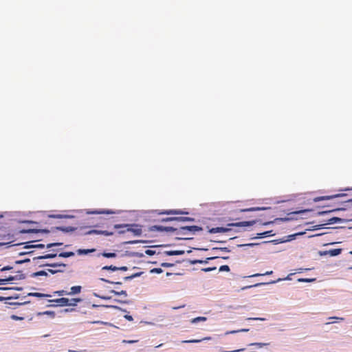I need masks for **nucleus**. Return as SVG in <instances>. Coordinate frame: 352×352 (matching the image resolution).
<instances>
[{"label": "nucleus", "instance_id": "nucleus-10", "mask_svg": "<svg viewBox=\"0 0 352 352\" xmlns=\"http://www.w3.org/2000/svg\"><path fill=\"white\" fill-rule=\"evenodd\" d=\"M203 228L200 226H184L183 230H188L190 233L195 234L197 232L201 231Z\"/></svg>", "mask_w": 352, "mask_h": 352}, {"label": "nucleus", "instance_id": "nucleus-59", "mask_svg": "<svg viewBox=\"0 0 352 352\" xmlns=\"http://www.w3.org/2000/svg\"><path fill=\"white\" fill-rule=\"evenodd\" d=\"M306 211H307L306 210H300V211L294 212V214H299V213L304 212H306Z\"/></svg>", "mask_w": 352, "mask_h": 352}, {"label": "nucleus", "instance_id": "nucleus-22", "mask_svg": "<svg viewBox=\"0 0 352 352\" xmlns=\"http://www.w3.org/2000/svg\"><path fill=\"white\" fill-rule=\"evenodd\" d=\"M93 214H114L115 212L109 210H96L92 212Z\"/></svg>", "mask_w": 352, "mask_h": 352}, {"label": "nucleus", "instance_id": "nucleus-48", "mask_svg": "<svg viewBox=\"0 0 352 352\" xmlns=\"http://www.w3.org/2000/svg\"><path fill=\"white\" fill-rule=\"evenodd\" d=\"M30 259H25V260H23V261H15V263L16 264H21L23 263H25V262H30Z\"/></svg>", "mask_w": 352, "mask_h": 352}, {"label": "nucleus", "instance_id": "nucleus-19", "mask_svg": "<svg viewBox=\"0 0 352 352\" xmlns=\"http://www.w3.org/2000/svg\"><path fill=\"white\" fill-rule=\"evenodd\" d=\"M57 256V254H47L43 256H40L36 257L37 259H46V258H55Z\"/></svg>", "mask_w": 352, "mask_h": 352}, {"label": "nucleus", "instance_id": "nucleus-63", "mask_svg": "<svg viewBox=\"0 0 352 352\" xmlns=\"http://www.w3.org/2000/svg\"><path fill=\"white\" fill-rule=\"evenodd\" d=\"M41 232H48L49 231L47 230H41Z\"/></svg>", "mask_w": 352, "mask_h": 352}, {"label": "nucleus", "instance_id": "nucleus-46", "mask_svg": "<svg viewBox=\"0 0 352 352\" xmlns=\"http://www.w3.org/2000/svg\"><path fill=\"white\" fill-rule=\"evenodd\" d=\"M173 265L172 263H162L161 264L162 267H172Z\"/></svg>", "mask_w": 352, "mask_h": 352}, {"label": "nucleus", "instance_id": "nucleus-37", "mask_svg": "<svg viewBox=\"0 0 352 352\" xmlns=\"http://www.w3.org/2000/svg\"><path fill=\"white\" fill-rule=\"evenodd\" d=\"M63 243H49L46 245V247L47 248H50L52 247H54V246H58V245H61Z\"/></svg>", "mask_w": 352, "mask_h": 352}, {"label": "nucleus", "instance_id": "nucleus-47", "mask_svg": "<svg viewBox=\"0 0 352 352\" xmlns=\"http://www.w3.org/2000/svg\"><path fill=\"white\" fill-rule=\"evenodd\" d=\"M145 252L147 255H149V256L153 255L155 253V252L151 250H146Z\"/></svg>", "mask_w": 352, "mask_h": 352}, {"label": "nucleus", "instance_id": "nucleus-9", "mask_svg": "<svg viewBox=\"0 0 352 352\" xmlns=\"http://www.w3.org/2000/svg\"><path fill=\"white\" fill-rule=\"evenodd\" d=\"M289 276L290 275H288L287 276V278H278L276 280H271V281L267 283V284H274V283H278V282H280L281 280H290ZM265 284H266V283H256V284L252 285V287H258V286H261V285H264ZM248 287L250 288V287H252V286H248Z\"/></svg>", "mask_w": 352, "mask_h": 352}, {"label": "nucleus", "instance_id": "nucleus-57", "mask_svg": "<svg viewBox=\"0 0 352 352\" xmlns=\"http://www.w3.org/2000/svg\"><path fill=\"white\" fill-rule=\"evenodd\" d=\"M329 319H337V320H344L342 318H338V317H331V318H329Z\"/></svg>", "mask_w": 352, "mask_h": 352}, {"label": "nucleus", "instance_id": "nucleus-13", "mask_svg": "<svg viewBox=\"0 0 352 352\" xmlns=\"http://www.w3.org/2000/svg\"><path fill=\"white\" fill-rule=\"evenodd\" d=\"M55 230H61L64 232H74L76 230V228L74 227H72V226H58V227H56L55 228Z\"/></svg>", "mask_w": 352, "mask_h": 352}, {"label": "nucleus", "instance_id": "nucleus-24", "mask_svg": "<svg viewBox=\"0 0 352 352\" xmlns=\"http://www.w3.org/2000/svg\"><path fill=\"white\" fill-rule=\"evenodd\" d=\"M102 270L118 271V267L113 265H106L102 268Z\"/></svg>", "mask_w": 352, "mask_h": 352}, {"label": "nucleus", "instance_id": "nucleus-31", "mask_svg": "<svg viewBox=\"0 0 352 352\" xmlns=\"http://www.w3.org/2000/svg\"><path fill=\"white\" fill-rule=\"evenodd\" d=\"M103 256L106 257V258H114L116 256V253H113V252H109V253H103L102 254Z\"/></svg>", "mask_w": 352, "mask_h": 352}, {"label": "nucleus", "instance_id": "nucleus-42", "mask_svg": "<svg viewBox=\"0 0 352 352\" xmlns=\"http://www.w3.org/2000/svg\"><path fill=\"white\" fill-rule=\"evenodd\" d=\"M250 345H256V346H258L259 347H262L263 346L268 345V344L262 343V342H256V343H252V344H250Z\"/></svg>", "mask_w": 352, "mask_h": 352}, {"label": "nucleus", "instance_id": "nucleus-27", "mask_svg": "<svg viewBox=\"0 0 352 352\" xmlns=\"http://www.w3.org/2000/svg\"><path fill=\"white\" fill-rule=\"evenodd\" d=\"M272 273H273L272 271H267L263 274H252V275L249 276V277H256V276H261L271 275V274H272Z\"/></svg>", "mask_w": 352, "mask_h": 352}, {"label": "nucleus", "instance_id": "nucleus-34", "mask_svg": "<svg viewBox=\"0 0 352 352\" xmlns=\"http://www.w3.org/2000/svg\"><path fill=\"white\" fill-rule=\"evenodd\" d=\"M315 280V278H299V282L310 283Z\"/></svg>", "mask_w": 352, "mask_h": 352}, {"label": "nucleus", "instance_id": "nucleus-40", "mask_svg": "<svg viewBox=\"0 0 352 352\" xmlns=\"http://www.w3.org/2000/svg\"><path fill=\"white\" fill-rule=\"evenodd\" d=\"M151 272L160 274L162 272V270L161 268H153L151 270Z\"/></svg>", "mask_w": 352, "mask_h": 352}, {"label": "nucleus", "instance_id": "nucleus-25", "mask_svg": "<svg viewBox=\"0 0 352 352\" xmlns=\"http://www.w3.org/2000/svg\"><path fill=\"white\" fill-rule=\"evenodd\" d=\"M94 251V249H91V250H89V249H87V250L79 249V250H78L77 252H78V254H88L89 252H92Z\"/></svg>", "mask_w": 352, "mask_h": 352}, {"label": "nucleus", "instance_id": "nucleus-50", "mask_svg": "<svg viewBox=\"0 0 352 352\" xmlns=\"http://www.w3.org/2000/svg\"><path fill=\"white\" fill-rule=\"evenodd\" d=\"M214 270H216L215 267H207V268L203 269V270L204 272H211V271Z\"/></svg>", "mask_w": 352, "mask_h": 352}, {"label": "nucleus", "instance_id": "nucleus-44", "mask_svg": "<svg viewBox=\"0 0 352 352\" xmlns=\"http://www.w3.org/2000/svg\"><path fill=\"white\" fill-rule=\"evenodd\" d=\"M248 329H241V330H237V331H229V332H226V334H229V333H237V332H241V331H248Z\"/></svg>", "mask_w": 352, "mask_h": 352}, {"label": "nucleus", "instance_id": "nucleus-18", "mask_svg": "<svg viewBox=\"0 0 352 352\" xmlns=\"http://www.w3.org/2000/svg\"><path fill=\"white\" fill-rule=\"evenodd\" d=\"M164 226H153L149 228L150 231H158V232H164Z\"/></svg>", "mask_w": 352, "mask_h": 352}, {"label": "nucleus", "instance_id": "nucleus-3", "mask_svg": "<svg viewBox=\"0 0 352 352\" xmlns=\"http://www.w3.org/2000/svg\"><path fill=\"white\" fill-rule=\"evenodd\" d=\"M50 302H56L57 305L60 307L68 306L69 304V299L67 298H60L54 300H50Z\"/></svg>", "mask_w": 352, "mask_h": 352}, {"label": "nucleus", "instance_id": "nucleus-53", "mask_svg": "<svg viewBox=\"0 0 352 352\" xmlns=\"http://www.w3.org/2000/svg\"><path fill=\"white\" fill-rule=\"evenodd\" d=\"M124 318L129 321H133V317L130 315H125Z\"/></svg>", "mask_w": 352, "mask_h": 352}, {"label": "nucleus", "instance_id": "nucleus-52", "mask_svg": "<svg viewBox=\"0 0 352 352\" xmlns=\"http://www.w3.org/2000/svg\"><path fill=\"white\" fill-rule=\"evenodd\" d=\"M138 342L137 340H124L122 341L123 343H128V344H132V343H135Z\"/></svg>", "mask_w": 352, "mask_h": 352}, {"label": "nucleus", "instance_id": "nucleus-1", "mask_svg": "<svg viewBox=\"0 0 352 352\" xmlns=\"http://www.w3.org/2000/svg\"><path fill=\"white\" fill-rule=\"evenodd\" d=\"M126 228L127 232H132L135 236H140L142 234V226L138 224H116L113 229Z\"/></svg>", "mask_w": 352, "mask_h": 352}, {"label": "nucleus", "instance_id": "nucleus-54", "mask_svg": "<svg viewBox=\"0 0 352 352\" xmlns=\"http://www.w3.org/2000/svg\"><path fill=\"white\" fill-rule=\"evenodd\" d=\"M43 314H50V315L54 316V312L50 311H46L43 312Z\"/></svg>", "mask_w": 352, "mask_h": 352}, {"label": "nucleus", "instance_id": "nucleus-62", "mask_svg": "<svg viewBox=\"0 0 352 352\" xmlns=\"http://www.w3.org/2000/svg\"><path fill=\"white\" fill-rule=\"evenodd\" d=\"M68 352H79V351L69 349L68 351Z\"/></svg>", "mask_w": 352, "mask_h": 352}, {"label": "nucleus", "instance_id": "nucleus-8", "mask_svg": "<svg viewBox=\"0 0 352 352\" xmlns=\"http://www.w3.org/2000/svg\"><path fill=\"white\" fill-rule=\"evenodd\" d=\"M24 278L25 276L23 275H20L19 278L18 276H10L7 278H0V285L6 284L7 282H10L14 280L23 279Z\"/></svg>", "mask_w": 352, "mask_h": 352}, {"label": "nucleus", "instance_id": "nucleus-64", "mask_svg": "<svg viewBox=\"0 0 352 352\" xmlns=\"http://www.w3.org/2000/svg\"><path fill=\"white\" fill-rule=\"evenodd\" d=\"M54 217H56V218H61L62 216L61 215H56V216H53Z\"/></svg>", "mask_w": 352, "mask_h": 352}, {"label": "nucleus", "instance_id": "nucleus-2", "mask_svg": "<svg viewBox=\"0 0 352 352\" xmlns=\"http://www.w3.org/2000/svg\"><path fill=\"white\" fill-rule=\"evenodd\" d=\"M194 219L188 217H168L163 219L162 221H194Z\"/></svg>", "mask_w": 352, "mask_h": 352}, {"label": "nucleus", "instance_id": "nucleus-36", "mask_svg": "<svg viewBox=\"0 0 352 352\" xmlns=\"http://www.w3.org/2000/svg\"><path fill=\"white\" fill-rule=\"evenodd\" d=\"M54 294H58V296H63L65 294H67L69 295L68 292L65 291V290H60V291H56L54 292Z\"/></svg>", "mask_w": 352, "mask_h": 352}, {"label": "nucleus", "instance_id": "nucleus-14", "mask_svg": "<svg viewBox=\"0 0 352 352\" xmlns=\"http://www.w3.org/2000/svg\"><path fill=\"white\" fill-rule=\"evenodd\" d=\"M166 254L168 256L182 255L184 254V250H170V251H166Z\"/></svg>", "mask_w": 352, "mask_h": 352}, {"label": "nucleus", "instance_id": "nucleus-6", "mask_svg": "<svg viewBox=\"0 0 352 352\" xmlns=\"http://www.w3.org/2000/svg\"><path fill=\"white\" fill-rule=\"evenodd\" d=\"M86 233L89 234H102L104 236H111L113 234V231L108 230H91L87 232Z\"/></svg>", "mask_w": 352, "mask_h": 352}, {"label": "nucleus", "instance_id": "nucleus-5", "mask_svg": "<svg viewBox=\"0 0 352 352\" xmlns=\"http://www.w3.org/2000/svg\"><path fill=\"white\" fill-rule=\"evenodd\" d=\"M344 194H336V195H329V196L317 197L314 198L313 201L314 202H318V201H322V200L331 199L339 197L344 196Z\"/></svg>", "mask_w": 352, "mask_h": 352}, {"label": "nucleus", "instance_id": "nucleus-11", "mask_svg": "<svg viewBox=\"0 0 352 352\" xmlns=\"http://www.w3.org/2000/svg\"><path fill=\"white\" fill-rule=\"evenodd\" d=\"M342 252V249L336 248L325 251L324 253H321V255L329 254L331 256H336L339 255Z\"/></svg>", "mask_w": 352, "mask_h": 352}, {"label": "nucleus", "instance_id": "nucleus-4", "mask_svg": "<svg viewBox=\"0 0 352 352\" xmlns=\"http://www.w3.org/2000/svg\"><path fill=\"white\" fill-rule=\"evenodd\" d=\"M256 223L255 221H240L237 223H229V226H234V227H245V226H252Z\"/></svg>", "mask_w": 352, "mask_h": 352}, {"label": "nucleus", "instance_id": "nucleus-12", "mask_svg": "<svg viewBox=\"0 0 352 352\" xmlns=\"http://www.w3.org/2000/svg\"><path fill=\"white\" fill-rule=\"evenodd\" d=\"M230 229L223 227H217L212 228L208 230L210 233H219V232H227L230 231Z\"/></svg>", "mask_w": 352, "mask_h": 352}, {"label": "nucleus", "instance_id": "nucleus-20", "mask_svg": "<svg viewBox=\"0 0 352 352\" xmlns=\"http://www.w3.org/2000/svg\"><path fill=\"white\" fill-rule=\"evenodd\" d=\"M184 226L180 227L179 228H177V235H182V236H187L190 234L189 231L188 230H183Z\"/></svg>", "mask_w": 352, "mask_h": 352}, {"label": "nucleus", "instance_id": "nucleus-17", "mask_svg": "<svg viewBox=\"0 0 352 352\" xmlns=\"http://www.w3.org/2000/svg\"><path fill=\"white\" fill-rule=\"evenodd\" d=\"M81 291L80 286H73L71 287V292H68L69 294H76L80 293Z\"/></svg>", "mask_w": 352, "mask_h": 352}, {"label": "nucleus", "instance_id": "nucleus-61", "mask_svg": "<svg viewBox=\"0 0 352 352\" xmlns=\"http://www.w3.org/2000/svg\"><path fill=\"white\" fill-rule=\"evenodd\" d=\"M243 349H237V350H234V351H232L231 352H239V351H243Z\"/></svg>", "mask_w": 352, "mask_h": 352}, {"label": "nucleus", "instance_id": "nucleus-55", "mask_svg": "<svg viewBox=\"0 0 352 352\" xmlns=\"http://www.w3.org/2000/svg\"><path fill=\"white\" fill-rule=\"evenodd\" d=\"M127 270H128V267L126 266H122V267H118V270H121V271H126Z\"/></svg>", "mask_w": 352, "mask_h": 352}, {"label": "nucleus", "instance_id": "nucleus-15", "mask_svg": "<svg viewBox=\"0 0 352 352\" xmlns=\"http://www.w3.org/2000/svg\"><path fill=\"white\" fill-rule=\"evenodd\" d=\"M210 339H211L210 337H206V338H204L199 339V340H184L182 342H184V343H198L203 340H209Z\"/></svg>", "mask_w": 352, "mask_h": 352}, {"label": "nucleus", "instance_id": "nucleus-41", "mask_svg": "<svg viewBox=\"0 0 352 352\" xmlns=\"http://www.w3.org/2000/svg\"><path fill=\"white\" fill-rule=\"evenodd\" d=\"M10 318L14 320H23V317H19V316H17L16 315H12L10 316Z\"/></svg>", "mask_w": 352, "mask_h": 352}, {"label": "nucleus", "instance_id": "nucleus-56", "mask_svg": "<svg viewBox=\"0 0 352 352\" xmlns=\"http://www.w3.org/2000/svg\"><path fill=\"white\" fill-rule=\"evenodd\" d=\"M34 230H22L21 232L22 233H28V232H33Z\"/></svg>", "mask_w": 352, "mask_h": 352}, {"label": "nucleus", "instance_id": "nucleus-39", "mask_svg": "<svg viewBox=\"0 0 352 352\" xmlns=\"http://www.w3.org/2000/svg\"><path fill=\"white\" fill-rule=\"evenodd\" d=\"M260 209H261L260 208H247V209L242 210L241 211H243V212H250V211L258 210H260Z\"/></svg>", "mask_w": 352, "mask_h": 352}, {"label": "nucleus", "instance_id": "nucleus-60", "mask_svg": "<svg viewBox=\"0 0 352 352\" xmlns=\"http://www.w3.org/2000/svg\"><path fill=\"white\" fill-rule=\"evenodd\" d=\"M345 203H352V199L344 201Z\"/></svg>", "mask_w": 352, "mask_h": 352}, {"label": "nucleus", "instance_id": "nucleus-28", "mask_svg": "<svg viewBox=\"0 0 352 352\" xmlns=\"http://www.w3.org/2000/svg\"><path fill=\"white\" fill-rule=\"evenodd\" d=\"M206 317L199 316V317H197V318H193L191 320V322L192 323H196V322H200V321H206Z\"/></svg>", "mask_w": 352, "mask_h": 352}, {"label": "nucleus", "instance_id": "nucleus-26", "mask_svg": "<svg viewBox=\"0 0 352 352\" xmlns=\"http://www.w3.org/2000/svg\"><path fill=\"white\" fill-rule=\"evenodd\" d=\"M40 276H47V273L45 271L41 270L32 274L34 277Z\"/></svg>", "mask_w": 352, "mask_h": 352}, {"label": "nucleus", "instance_id": "nucleus-29", "mask_svg": "<svg viewBox=\"0 0 352 352\" xmlns=\"http://www.w3.org/2000/svg\"><path fill=\"white\" fill-rule=\"evenodd\" d=\"M80 298H72L69 300V304L68 306H75L76 305L77 302H80Z\"/></svg>", "mask_w": 352, "mask_h": 352}, {"label": "nucleus", "instance_id": "nucleus-38", "mask_svg": "<svg viewBox=\"0 0 352 352\" xmlns=\"http://www.w3.org/2000/svg\"><path fill=\"white\" fill-rule=\"evenodd\" d=\"M140 275H141V273H136V274H132V275H131V276H130L125 277L124 278H125L126 280L132 279V278H135V277L140 276Z\"/></svg>", "mask_w": 352, "mask_h": 352}, {"label": "nucleus", "instance_id": "nucleus-21", "mask_svg": "<svg viewBox=\"0 0 352 352\" xmlns=\"http://www.w3.org/2000/svg\"><path fill=\"white\" fill-rule=\"evenodd\" d=\"M74 256V252H61L58 254L59 257L67 258Z\"/></svg>", "mask_w": 352, "mask_h": 352}, {"label": "nucleus", "instance_id": "nucleus-35", "mask_svg": "<svg viewBox=\"0 0 352 352\" xmlns=\"http://www.w3.org/2000/svg\"><path fill=\"white\" fill-rule=\"evenodd\" d=\"M100 280L102 282H105V283H111V284H121L120 282H113V281H111L109 280H107V279H105V278H100Z\"/></svg>", "mask_w": 352, "mask_h": 352}, {"label": "nucleus", "instance_id": "nucleus-23", "mask_svg": "<svg viewBox=\"0 0 352 352\" xmlns=\"http://www.w3.org/2000/svg\"><path fill=\"white\" fill-rule=\"evenodd\" d=\"M43 265H45V266H50V267H65L66 266V265L64 264V263H46V264H44Z\"/></svg>", "mask_w": 352, "mask_h": 352}, {"label": "nucleus", "instance_id": "nucleus-16", "mask_svg": "<svg viewBox=\"0 0 352 352\" xmlns=\"http://www.w3.org/2000/svg\"><path fill=\"white\" fill-rule=\"evenodd\" d=\"M28 296H35V297H38V298L50 297L51 296V295H50V294L38 293V292L29 293Z\"/></svg>", "mask_w": 352, "mask_h": 352}, {"label": "nucleus", "instance_id": "nucleus-30", "mask_svg": "<svg viewBox=\"0 0 352 352\" xmlns=\"http://www.w3.org/2000/svg\"><path fill=\"white\" fill-rule=\"evenodd\" d=\"M164 231H165V232H177V228H173V227H171V226H164Z\"/></svg>", "mask_w": 352, "mask_h": 352}, {"label": "nucleus", "instance_id": "nucleus-33", "mask_svg": "<svg viewBox=\"0 0 352 352\" xmlns=\"http://www.w3.org/2000/svg\"><path fill=\"white\" fill-rule=\"evenodd\" d=\"M111 292L114 294L115 295H118V296H120L122 294L126 296V291H124V290H122L121 292H116L115 290H111Z\"/></svg>", "mask_w": 352, "mask_h": 352}, {"label": "nucleus", "instance_id": "nucleus-43", "mask_svg": "<svg viewBox=\"0 0 352 352\" xmlns=\"http://www.w3.org/2000/svg\"><path fill=\"white\" fill-rule=\"evenodd\" d=\"M340 221V218H338V217H333L332 219H331L329 220V223H336L337 221Z\"/></svg>", "mask_w": 352, "mask_h": 352}, {"label": "nucleus", "instance_id": "nucleus-51", "mask_svg": "<svg viewBox=\"0 0 352 352\" xmlns=\"http://www.w3.org/2000/svg\"><path fill=\"white\" fill-rule=\"evenodd\" d=\"M12 269V266H6V267H3V268H1V271H6V270H10Z\"/></svg>", "mask_w": 352, "mask_h": 352}, {"label": "nucleus", "instance_id": "nucleus-58", "mask_svg": "<svg viewBox=\"0 0 352 352\" xmlns=\"http://www.w3.org/2000/svg\"><path fill=\"white\" fill-rule=\"evenodd\" d=\"M126 231V230H123V229H121L120 231L118 232L119 234H124L125 233Z\"/></svg>", "mask_w": 352, "mask_h": 352}, {"label": "nucleus", "instance_id": "nucleus-49", "mask_svg": "<svg viewBox=\"0 0 352 352\" xmlns=\"http://www.w3.org/2000/svg\"><path fill=\"white\" fill-rule=\"evenodd\" d=\"M11 288H7V287H0V290H6V289H10ZM13 289H15V290H21V288H19V287H14L12 288Z\"/></svg>", "mask_w": 352, "mask_h": 352}, {"label": "nucleus", "instance_id": "nucleus-7", "mask_svg": "<svg viewBox=\"0 0 352 352\" xmlns=\"http://www.w3.org/2000/svg\"><path fill=\"white\" fill-rule=\"evenodd\" d=\"M161 214H188V212H184L182 210H166L159 212Z\"/></svg>", "mask_w": 352, "mask_h": 352}, {"label": "nucleus", "instance_id": "nucleus-45", "mask_svg": "<svg viewBox=\"0 0 352 352\" xmlns=\"http://www.w3.org/2000/svg\"><path fill=\"white\" fill-rule=\"evenodd\" d=\"M63 270H51V269L48 270V272L52 274H56L59 272H63Z\"/></svg>", "mask_w": 352, "mask_h": 352}, {"label": "nucleus", "instance_id": "nucleus-32", "mask_svg": "<svg viewBox=\"0 0 352 352\" xmlns=\"http://www.w3.org/2000/svg\"><path fill=\"white\" fill-rule=\"evenodd\" d=\"M230 270V267L228 265H221L219 267V271L220 272H229Z\"/></svg>", "mask_w": 352, "mask_h": 352}]
</instances>
